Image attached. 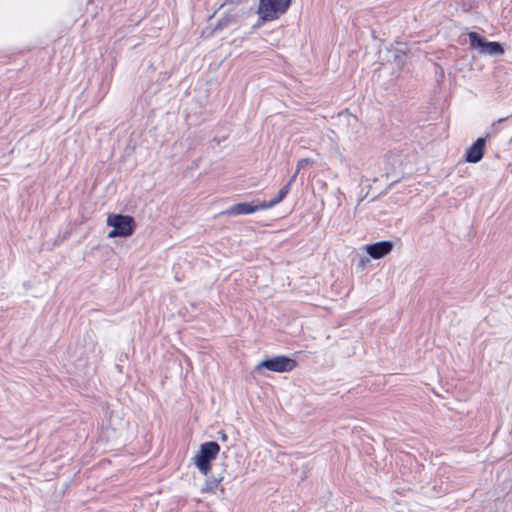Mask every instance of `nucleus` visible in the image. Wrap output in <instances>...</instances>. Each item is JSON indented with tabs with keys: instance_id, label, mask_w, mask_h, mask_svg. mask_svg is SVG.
I'll return each mask as SVG.
<instances>
[{
	"instance_id": "obj_2",
	"label": "nucleus",
	"mask_w": 512,
	"mask_h": 512,
	"mask_svg": "<svg viewBox=\"0 0 512 512\" xmlns=\"http://www.w3.org/2000/svg\"><path fill=\"white\" fill-rule=\"evenodd\" d=\"M107 225L113 228L109 231L108 238L129 237L136 228L134 218L123 214H110L107 218Z\"/></svg>"
},
{
	"instance_id": "obj_6",
	"label": "nucleus",
	"mask_w": 512,
	"mask_h": 512,
	"mask_svg": "<svg viewBox=\"0 0 512 512\" xmlns=\"http://www.w3.org/2000/svg\"><path fill=\"white\" fill-rule=\"evenodd\" d=\"M260 210H266V201L239 202L228 207L221 214L226 216L248 215Z\"/></svg>"
},
{
	"instance_id": "obj_9",
	"label": "nucleus",
	"mask_w": 512,
	"mask_h": 512,
	"mask_svg": "<svg viewBox=\"0 0 512 512\" xmlns=\"http://www.w3.org/2000/svg\"><path fill=\"white\" fill-rule=\"evenodd\" d=\"M391 51L393 53V62L398 68L402 69L406 62V55L409 52L407 43L397 42Z\"/></svg>"
},
{
	"instance_id": "obj_8",
	"label": "nucleus",
	"mask_w": 512,
	"mask_h": 512,
	"mask_svg": "<svg viewBox=\"0 0 512 512\" xmlns=\"http://www.w3.org/2000/svg\"><path fill=\"white\" fill-rule=\"evenodd\" d=\"M487 137H489V134H487L485 137L477 138L476 141H474L472 145L468 147L464 155L466 162L476 164L483 159Z\"/></svg>"
},
{
	"instance_id": "obj_4",
	"label": "nucleus",
	"mask_w": 512,
	"mask_h": 512,
	"mask_svg": "<svg viewBox=\"0 0 512 512\" xmlns=\"http://www.w3.org/2000/svg\"><path fill=\"white\" fill-rule=\"evenodd\" d=\"M469 44L472 49L478 50L480 54H487L490 56L502 55L504 48L500 42L488 41L484 36L477 32H469Z\"/></svg>"
},
{
	"instance_id": "obj_10",
	"label": "nucleus",
	"mask_w": 512,
	"mask_h": 512,
	"mask_svg": "<svg viewBox=\"0 0 512 512\" xmlns=\"http://www.w3.org/2000/svg\"><path fill=\"white\" fill-rule=\"evenodd\" d=\"M224 477L222 474L218 476L208 477L201 488L202 493H214L218 488L219 484L223 481Z\"/></svg>"
},
{
	"instance_id": "obj_12",
	"label": "nucleus",
	"mask_w": 512,
	"mask_h": 512,
	"mask_svg": "<svg viewBox=\"0 0 512 512\" xmlns=\"http://www.w3.org/2000/svg\"><path fill=\"white\" fill-rule=\"evenodd\" d=\"M231 22V19L229 17H222L218 20L215 30H223L224 28L228 27Z\"/></svg>"
},
{
	"instance_id": "obj_13",
	"label": "nucleus",
	"mask_w": 512,
	"mask_h": 512,
	"mask_svg": "<svg viewBox=\"0 0 512 512\" xmlns=\"http://www.w3.org/2000/svg\"><path fill=\"white\" fill-rule=\"evenodd\" d=\"M369 262H370V259L368 257L361 256L357 263V269L361 270V271L364 270L367 267Z\"/></svg>"
},
{
	"instance_id": "obj_20",
	"label": "nucleus",
	"mask_w": 512,
	"mask_h": 512,
	"mask_svg": "<svg viewBox=\"0 0 512 512\" xmlns=\"http://www.w3.org/2000/svg\"><path fill=\"white\" fill-rule=\"evenodd\" d=\"M506 119H507V117H506V118H500V119H498V120H497V122H496V123H502V122H503V121H505Z\"/></svg>"
},
{
	"instance_id": "obj_14",
	"label": "nucleus",
	"mask_w": 512,
	"mask_h": 512,
	"mask_svg": "<svg viewBox=\"0 0 512 512\" xmlns=\"http://www.w3.org/2000/svg\"><path fill=\"white\" fill-rule=\"evenodd\" d=\"M300 169H301V162H298L296 171L294 172V174L291 176V178H290V179H289V181L287 182V183H289V184H290V186H291V185H292V183L296 180L297 175H298V173H299Z\"/></svg>"
},
{
	"instance_id": "obj_19",
	"label": "nucleus",
	"mask_w": 512,
	"mask_h": 512,
	"mask_svg": "<svg viewBox=\"0 0 512 512\" xmlns=\"http://www.w3.org/2000/svg\"><path fill=\"white\" fill-rule=\"evenodd\" d=\"M299 162H301V168L303 167L304 163L307 162V159H301Z\"/></svg>"
},
{
	"instance_id": "obj_1",
	"label": "nucleus",
	"mask_w": 512,
	"mask_h": 512,
	"mask_svg": "<svg viewBox=\"0 0 512 512\" xmlns=\"http://www.w3.org/2000/svg\"><path fill=\"white\" fill-rule=\"evenodd\" d=\"M220 452V445L216 441L204 442L200 445L199 451L194 456V464L205 476L211 471V463Z\"/></svg>"
},
{
	"instance_id": "obj_3",
	"label": "nucleus",
	"mask_w": 512,
	"mask_h": 512,
	"mask_svg": "<svg viewBox=\"0 0 512 512\" xmlns=\"http://www.w3.org/2000/svg\"><path fill=\"white\" fill-rule=\"evenodd\" d=\"M292 0H260L257 14L260 15V21L270 22L278 19L285 14Z\"/></svg>"
},
{
	"instance_id": "obj_17",
	"label": "nucleus",
	"mask_w": 512,
	"mask_h": 512,
	"mask_svg": "<svg viewBox=\"0 0 512 512\" xmlns=\"http://www.w3.org/2000/svg\"><path fill=\"white\" fill-rule=\"evenodd\" d=\"M225 139H226V137H223V138H217V137H215V138H214V141H217V143L219 144V143H221L222 141H224Z\"/></svg>"
},
{
	"instance_id": "obj_18",
	"label": "nucleus",
	"mask_w": 512,
	"mask_h": 512,
	"mask_svg": "<svg viewBox=\"0 0 512 512\" xmlns=\"http://www.w3.org/2000/svg\"><path fill=\"white\" fill-rule=\"evenodd\" d=\"M220 438H221L222 441H226L227 440V435L222 432Z\"/></svg>"
},
{
	"instance_id": "obj_16",
	"label": "nucleus",
	"mask_w": 512,
	"mask_h": 512,
	"mask_svg": "<svg viewBox=\"0 0 512 512\" xmlns=\"http://www.w3.org/2000/svg\"><path fill=\"white\" fill-rule=\"evenodd\" d=\"M264 22L260 21V17L258 18L257 23L254 25V28L260 27Z\"/></svg>"
},
{
	"instance_id": "obj_11",
	"label": "nucleus",
	"mask_w": 512,
	"mask_h": 512,
	"mask_svg": "<svg viewBox=\"0 0 512 512\" xmlns=\"http://www.w3.org/2000/svg\"><path fill=\"white\" fill-rule=\"evenodd\" d=\"M290 189L291 187L289 183H286L283 187H281L280 190L278 191V195L275 198L271 199L268 202L266 201V209L272 208L279 204L288 195Z\"/></svg>"
},
{
	"instance_id": "obj_5",
	"label": "nucleus",
	"mask_w": 512,
	"mask_h": 512,
	"mask_svg": "<svg viewBox=\"0 0 512 512\" xmlns=\"http://www.w3.org/2000/svg\"><path fill=\"white\" fill-rule=\"evenodd\" d=\"M296 366V360L286 355H277L262 360L255 367V371L267 369L272 372L284 373L292 371L294 368H296Z\"/></svg>"
},
{
	"instance_id": "obj_7",
	"label": "nucleus",
	"mask_w": 512,
	"mask_h": 512,
	"mask_svg": "<svg viewBox=\"0 0 512 512\" xmlns=\"http://www.w3.org/2000/svg\"><path fill=\"white\" fill-rule=\"evenodd\" d=\"M393 247L392 241L382 240L365 245L364 250L370 258L378 260L390 254Z\"/></svg>"
},
{
	"instance_id": "obj_15",
	"label": "nucleus",
	"mask_w": 512,
	"mask_h": 512,
	"mask_svg": "<svg viewBox=\"0 0 512 512\" xmlns=\"http://www.w3.org/2000/svg\"><path fill=\"white\" fill-rule=\"evenodd\" d=\"M436 75H439L440 78H443L444 77V70L441 66L437 65V71H436Z\"/></svg>"
}]
</instances>
